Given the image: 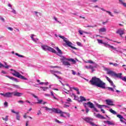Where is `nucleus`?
<instances>
[{
  "mask_svg": "<svg viewBox=\"0 0 126 126\" xmlns=\"http://www.w3.org/2000/svg\"><path fill=\"white\" fill-rule=\"evenodd\" d=\"M120 3L121 4H123V6H125V7H126V3L124 2L123 0H119Z\"/></svg>",
  "mask_w": 126,
  "mask_h": 126,
  "instance_id": "obj_24",
  "label": "nucleus"
},
{
  "mask_svg": "<svg viewBox=\"0 0 126 126\" xmlns=\"http://www.w3.org/2000/svg\"><path fill=\"white\" fill-rule=\"evenodd\" d=\"M63 64L65 66H68V67H69V66H70V63H69V62H64V61Z\"/></svg>",
  "mask_w": 126,
  "mask_h": 126,
  "instance_id": "obj_22",
  "label": "nucleus"
},
{
  "mask_svg": "<svg viewBox=\"0 0 126 126\" xmlns=\"http://www.w3.org/2000/svg\"><path fill=\"white\" fill-rule=\"evenodd\" d=\"M32 96H33V97H34V98H38V96H37V95H35V94H32Z\"/></svg>",
  "mask_w": 126,
  "mask_h": 126,
  "instance_id": "obj_56",
  "label": "nucleus"
},
{
  "mask_svg": "<svg viewBox=\"0 0 126 126\" xmlns=\"http://www.w3.org/2000/svg\"><path fill=\"white\" fill-rule=\"evenodd\" d=\"M107 89L109 91H112V92H115V88H111L110 87H108Z\"/></svg>",
  "mask_w": 126,
  "mask_h": 126,
  "instance_id": "obj_28",
  "label": "nucleus"
},
{
  "mask_svg": "<svg viewBox=\"0 0 126 126\" xmlns=\"http://www.w3.org/2000/svg\"><path fill=\"white\" fill-rule=\"evenodd\" d=\"M40 88H41V89H43V91H46V90H47V89H49V88L48 87H40Z\"/></svg>",
  "mask_w": 126,
  "mask_h": 126,
  "instance_id": "obj_33",
  "label": "nucleus"
},
{
  "mask_svg": "<svg viewBox=\"0 0 126 126\" xmlns=\"http://www.w3.org/2000/svg\"><path fill=\"white\" fill-rule=\"evenodd\" d=\"M97 41L98 43V44H103V40H102L101 39H97Z\"/></svg>",
  "mask_w": 126,
  "mask_h": 126,
  "instance_id": "obj_36",
  "label": "nucleus"
},
{
  "mask_svg": "<svg viewBox=\"0 0 126 126\" xmlns=\"http://www.w3.org/2000/svg\"><path fill=\"white\" fill-rule=\"evenodd\" d=\"M80 98L81 99V102H83V101H86V99H85V97L80 96Z\"/></svg>",
  "mask_w": 126,
  "mask_h": 126,
  "instance_id": "obj_32",
  "label": "nucleus"
},
{
  "mask_svg": "<svg viewBox=\"0 0 126 126\" xmlns=\"http://www.w3.org/2000/svg\"><path fill=\"white\" fill-rule=\"evenodd\" d=\"M16 56H17L19 58H24V56L23 55H21L18 53H15Z\"/></svg>",
  "mask_w": 126,
  "mask_h": 126,
  "instance_id": "obj_34",
  "label": "nucleus"
},
{
  "mask_svg": "<svg viewBox=\"0 0 126 126\" xmlns=\"http://www.w3.org/2000/svg\"><path fill=\"white\" fill-rule=\"evenodd\" d=\"M50 72L52 74H54L55 75V76H56V77H59V76L57 74H55V73H58V72H59V71H54L53 70H51Z\"/></svg>",
  "mask_w": 126,
  "mask_h": 126,
  "instance_id": "obj_17",
  "label": "nucleus"
},
{
  "mask_svg": "<svg viewBox=\"0 0 126 126\" xmlns=\"http://www.w3.org/2000/svg\"><path fill=\"white\" fill-rule=\"evenodd\" d=\"M122 80H123V81H125L126 82V77H122L121 78Z\"/></svg>",
  "mask_w": 126,
  "mask_h": 126,
  "instance_id": "obj_39",
  "label": "nucleus"
},
{
  "mask_svg": "<svg viewBox=\"0 0 126 126\" xmlns=\"http://www.w3.org/2000/svg\"><path fill=\"white\" fill-rule=\"evenodd\" d=\"M2 119L3 121H5V122H7L8 121V116H6L5 118L2 117Z\"/></svg>",
  "mask_w": 126,
  "mask_h": 126,
  "instance_id": "obj_31",
  "label": "nucleus"
},
{
  "mask_svg": "<svg viewBox=\"0 0 126 126\" xmlns=\"http://www.w3.org/2000/svg\"><path fill=\"white\" fill-rule=\"evenodd\" d=\"M79 33L81 34V35H82L83 34V32H82V31L81 30H79Z\"/></svg>",
  "mask_w": 126,
  "mask_h": 126,
  "instance_id": "obj_53",
  "label": "nucleus"
},
{
  "mask_svg": "<svg viewBox=\"0 0 126 126\" xmlns=\"http://www.w3.org/2000/svg\"><path fill=\"white\" fill-rule=\"evenodd\" d=\"M98 31L99 32V33H102V32H106V28H100L98 30Z\"/></svg>",
  "mask_w": 126,
  "mask_h": 126,
  "instance_id": "obj_20",
  "label": "nucleus"
},
{
  "mask_svg": "<svg viewBox=\"0 0 126 126\" xmlns=\"http://www.w3.org/2000/svg\"><path fill=\"white\" fill-rule=\"evenodd\" d=\"M12 95H13V96H15L16 97H21V96L23 95V94L19 93L18 92H12Z\"/></svg>",
  "mask_w": 126,
  "mask_h": 126,
  "instance_id": "obj_11",
  "label": "nucleus"
},
{
  "mask_svg": "<svg viewBox=\"0 0 126 126\" xmlns=\"http://www.w3.org/2000/svg\"><path fill=\"white\" fill-rule=\"evenodd\" d=\"M18 103H21V104H23L24 103V101H23V100H19L18 101Z\"/></svg>",
  "mask_w": 126,
  "mask_h": 126,
  "instance_id": "obj_49",
  "label": "nucleus"
},
{
  "mask_svg": "<svg viewBox=\"0 0 126 126\" xmlns=\"http://www.w3.org/2000/svg\"><path fill=\"white\" fill-rule=\"evenodd\" d=\"M106 104L107 105H108L109 106H114L115 105V104H114V103H113V101H112V100H106Z\"/></svg>",
  "mask_w": 126,
  "mask_h": 126,
  "instance_id": "obj_15",
  "label": "nucleus"
},
{
  "mask_svg": "<svg viewBox=\"0 0 126 126\" xmlns=\"http://www.w3.org/2000/svg\"><path fill=\"white\" fill-rule=\"evenodd\" d=\"M5 97L6 98H10V97H12V92H8L5 93Z\"/></svg>",
  "mask_w": 126,
  "mask_h": 126,
  "instance_id": "obj_16",
  "label": "nucleus"
},
{
  "mask_svg": "<svg viewBox=\"0 0 126 126\" xmlns=\"http://www.w3.org/2000/svg\"><path fill=\"white\" fill-rule=\"evenodd\" d=\"M24 119H26L27 118V113H25L24 115Z\"/></svg>",
  "mask_w": 126,
  "mask_h": 126,
  "instance_id": "obj_54",
  "label": "nucleus"
},
{
  "mask_svg": "<svg viewBox=\"0 0 126 126\" xmlns=\"http://www.w3.org/2000/svg\"><path fill=\"white\" fill-rule=\"evenodd\" d=\"M7 77H8V78H9V79H11L12 80H13V79H14V77H13L7 76Z\"/></svg>",
  "mask_w": 126,
  "mask_h": 126,
  "instance_id": "obj_40",
  "label": "nucleus"
},
{
  "mask_svg": "<svg viewBox=\"0 0 126 126\" xmlns=\"http://www.w3.org/2000/svg\"><path fill=\"white\" fill-rule=\"evenodd\" d=\"M116 33L117 34H120L121 37H123V35H124V34H125V29H119L117 31Z\"/></svg>",
  "mask_w": 126,
  "mask_h": 126,
  "instance_id": "obj_10",
  "label": "nucleus"
},
{
  "mask_svg": "<svg viewBox=\"0 0 126 126\" xmlns=\"http://www.w3.org/2000/svg\"><path fill=\"white\" fill-rule=\"evenodd\" d=\"M90 125H91V126H95L96 125V124H94V123L92 122L91 121V122L90 123Z\"/></svg>",
  "mask_w": 126,
  "mask_h": 126,
  "instance_id": "obj_45",
  "label": "nucleus"
},
{
  "mask_svg": "<svg viewBox=\"0 0 126 126\" xmlns=\"http://www.w3.org/2000/svg\"><path fill=\"white\" fill-rule=\"evenodd\" d=\"M4 105L5 106V107H7V106H8V103H7V102L5 101L4 103Z\"/></svg>",
  "mask_w": 126,
  "mask_h": 126,
  "instance_id": "obj_43",
  "label": "nucleus"
},
{
  "mask_svg": "<svg viewBox=\"0 0 126 126\" xmlns=\"http://www.w3.org/2000/svg\"><path fill=\"white\" fill-rule=\"evenodd\" d=\"M103 45H104V46H105V47H107V46H108V45H110V44H107V43L106 42H103Z\"/></svg>",
  "mask_w": 126,
  "mask_h": 126,
  "instance_id": "obj_57",
  "label": "nucleus"
},
{
  "mask_svg": "<svg viewBox=\"0 0 126 126\" xmlns=\"http://www.w3.org/2000/svg\"><path fill=\"white\" fill-rule=\"evenodd\" d=\"M63 60L64 61H68V62H71V63H74V64L76 63V61L72 58L66 59V58H65V57H63Z\"/></svg>",
  "mask_w": 126,
  "mask_h": 126,
  "instance_id": "obj_13",
  "label": "nucleus"
},
{
  "mask_svg": "<svg viewBox=\"0 0 126 126\" xmlns=\"http://www.w3.org/2000/svg\"><path fill=\"white\" fill-rule=\"evenodd\" d=\"M88 63H94V62H93V61L91 60L89 61Z\"/></svg>",
  "mask_w": 126,
  "mask_h": 126,
  "instance_id": "obj_61",
  "label": "nucleus"
},
{
  "mask_svg": "<svg viewBox=\"0 0 126 126\" xmlns=\"http://www.w3.org/2000/svg\"><path fill=\"white\" fill-rule=\"evenodd\" d=\"M0 67H4L5 68L8 69L9 68V65H7L4 66L2 64V63H0Z\"/></svg>",
  "mask_w": 126,
  "mask_h": 126,
  "instance_id": "obj_23",
  "label": "nucleus"
},
{
  "mask_svg": "<svg viewBox=\"0 0 126 126\" xmlns=\"http://www.w3.org/2000/svg\"><path fill=\"white\" fill-rule=\"evenodd\" d=\"M55 122H56V123H58V124H63V123H62L61 121H59L57 119L55 120Z\"/></svg>",
  "mask_w": 126,
  "mask_h": 126,
  "instance_id": "obj_41",
  "label": "nucleus"
},
{
  "mask_svg": "<svg viewBox=\"0 0 126 126\" xmlns=\"http://www.w3.org/2000/svg\"><path fill=\"white\" fill-rule=\"evenodd\" d=\"M87 104L88 107L89 108H91V109H94V111H95V112H98V110H97V109L95 108V106H94V104L92 102L89 101L88 102H87Z\"/></svg>",
  "mask_w": 126,
  "mask_h": 126,
  "instance_id": "obj_8",
  "label": "nucleus"
},
{
  "mask_svg": "<svg viewBox=\"0 0 126 126\" xmlns=\"http://www.w3.org/2000/svg\"><path fill=\"white\" fill-rule=\"evenodd\" d=\"M89 68H90L91 69H93V68H94V67H93V66L90 65V66H89Z\"/></svg>",
  "mask_w": 126,
  "mask_h": 126,
  "instance_id": "obj_50",
  "label": "nucleus"
},
{
  "mask_svg": "<svg viewBox=\"0 0 126 126\" xmlns=\"http://www.w3.org/2000/svg\"><path fill=\"white\" fill-rule=\"evenodd\" d=\"M41 48H42L44 51H49V52H51V53H53L54 54H56V55H58V56L61 58L60 59L61 63H63V51H62V50H61V49H60V48H59L58 47H55V49L57 50V52L55 49H54V48L46 45H42L41 46Z\"/></svg>",
  "mask_w": 126,
  "mask_h": 126,
  "instance_id": "obj_1",
  "label": "nucleus"
},
{
  "mask_svg": "<svg viewBox=\"0 0 126 126\" xmlns=\"http://www.w3.org/2000/svg\"><path fill=\"white\" fill-rule=\"evenodd\" d=\"M63 41L65 42V43L64 44V47H69L70 48H71V49H73V50H77V48L72 46V43L69 41L67 38L63 37Z\"/></svg>",
  "mask_w": 126,
  "mask_h": 126,
  "instance_id": "obj_5",
  "label": "nucleus"
},
{
  "mask_svg": "<svg viewBox=\"0 0 126 126\" xmlns=\"http://www.w3.org/2000/svg\"><path fill=\"white\" fill-rule=\"evenodd\" d=\"M104 123H105V124H108V125H109L110 126H115V123L111 122L110 121H104Z\"/></svg>",
  "mask_w": 126,
  "mask_h": 126,
  "instance_id": "obj_18",
  "label": "nucleus"
},
{
  "mask_svg": "<svg viewBox=\"0 0 126 126\" xmlns=\"http://www.w3.org/2000/svg\"><path fill=\"white\" fill-rule=\"evenodd\" d=\"M13 81H15V82H18V80L17 79L14 78V79L13 80Z\"/></svg>",
  "mask_w": 126,
  "mask_h": 126,
  "instance_id": "obj_55",
  "label": "nucleus"
},
{
  "mask_svg": "<svg viewBox=\"0 0 126 126\" xmlns=\"http://www.w3.org/2000/svg\"><path fill=\"white\" fill-rule=\"evenodd\" d=\"M109 112H110V113H112V114H113V115H117V112L112 109L109 110Z\"/></svg>",
  "mask_w": 126,
  "mask_h": 126,
  "instance_id": "obj_30",
  "label": "nucleus"
},
{
  "mask_svg": "<svg viewBox=\"0 0 126 126\" xmlns=\"http://www.w3.org/2000/svg\"><path fill=\"white\" fill-rule=\"evenodd\" d=\"M72 96H73V97H74V98L75 99V98H76V95L74 94H72Z\"/></svg>",
  "mask_w": 126,
  "mask_h": 126,
  "instance_id": "obj_63",
  "label": "nucleus"
},
{
  "mask_svg": "<svg viewBox=\"0 0 126 126\" xmlns=\"http://www.w3.org/2000/svg\"><path fill=\"white\" fill-rule=\"evenodd\" d=\"M71 72H72V74L73 75H75L76 74V72L73 70H71Z\"/></svg>",
  "mask_w": 126,
  "mask_h": 126,
  "instance_id": "obj_42",
  "label": "nucleus"
},
{
  "mask_svg": "<svg viewBox=\"0 0 126 126\" xmlns=\"http://www.w3.org/2000/svg\"><path fill=\"white\" fill-rule=\"evenodd\" d=\"M14 87H16V88H19V86L17 85H13Z\"/></svg>",
  "mask_w": 126,
  "mask_h": 126,
  "instance_id": "obj_51",
  "label": "nucleus"
},
{
  "mask_svg": "<svg viewBox=\"0 0 126 126\" xmlns=\"http://www.w3.org/2000/svg\"><path fill=\"white\" fill-rule=\"evenodd\" d=\"M67 107H69V105H66V104H64V106H63L64 108H67Z\"/></svg>",
  "mask_w": 126,
  "mask_h": 126,
  "instance_id": "obj_59",
  "label": "nucleus"
},
{
  "mask_svg": "<svg viewBox=\"0 0 126 126\" xmlns=\"http://www.w3.org/2000/svg\"><path fill=\"white\" fill-rule=\"evenodd\" d=\"M42 102H43V100H42V99L38 100L37 104H41V103H42Z\"/></svg>",
  "mask_w": 126,
  "mask_h": 126,
  "instance_id": "obj_44",
  "label": "nucleus"
},
{
  "mask_svg": "<svg viewBox=\"0 0 126 126\" xmlns=\"http://www.w3.org/2000/svg\"><path fill=\"white\" fill-rule=\"evenodd\" d=\"M96 105L97 107H98L99 109H102V107H105V108H109L108 105H101L98 104H96Z\"/></svg>",
  "mask_w": 126,
  "mask_h": 126,
  "instance_id": "obj_19",
  "label": "nucleus"
},
{
  "mask_svg": "<svg viewBox=\"0 0 126 126\" xmlns=\"http://www.w3.org/2000/svg\"><path fill=\"white\" fill-rule=\"evenodd\" d=\"M63 118H66V117L69 118V117H70V114H69V113H68L63 112Z\"/></svg>",
  "mask_w": 126,
  "mask_h": 126,
  "instance_id": "obj_25",
  "label": "nucleus"
},
{
  "mask_svg": "<svg viewBox=\"0 0 126 126\" xmlns=\"http://www.w3.org/2000/svg\"><path fill=\"white\" fill-rule=\"evenodd\" d=\"M37 116H40V115H42V112H41V111H38V112L37 114Z\"/></svg>",
  "mask_w": 126,
  "mask_h": 126,
  "instance_id": "obj_46",
  "label": "nucleus"
},
{
  "mask_svg": "<svg viewBox=\"0 0 126 126\" xmlns=\"http://www.w3.org/2000/svg\"><path fill=\"white\" fill-rule=\"evenodd\" d=\"M29 121H26V126H29Z\"/></svg>",
  "mask_w": 126,
  "mask_h": 126,
  "instance_id": "obj_58",
  "label": "nucleus"
},
{
  "mask_svg": "<svg viewBox=\"0 0 126 126\" xmlns=\"http://www.w3.org/2000/svg\"><path fill=\"white\" fill-rule=\"evenodd\" d=\"M106 12H107V13H108L109 14V15H110V16H114V15L112 14V12L109 11H105Z\"/></svg>",
  "mask_w": 126,
  "mask_h": 126,
  "instance_id": "obj_37",
  "label": "nucleus"
},
{
  "mask_svg": "<svg viewBox=\"0 0 126 126\" xmlns=\"http://www.w3.org/2000/svg\"><path fill=\"white\" fill-rule=\"evenodd\" d=\"M35 36V35L34 34H32L31 38V39H32V41H33L34 42H35L36 41V40L35 39V38H34V36Z\"/></svg>",
  "mask_w": 126,
  "mask_h": 126,
  "instance_id": "obj_35",
  "label": "nucleus"
},
{
  "mask_svg": "<svg viewBox=\"0 0 126 126\" xmlns=\"http://www.w3.org/2000/svg\"><path fill=\"white\" fill-rule=\"evenodd\" d=\"M84 121H85V122H86L87 123H89V124H90V123L92 122V119H90L89 118H85L84 119Z\"/></svg>",
  "mask_w": 126,
  "mask_h": 126,
  "instance_id": "obj_21",
  "label": "nucleus"
},
{
  "mask_svg": "<svg viewBox=\"0 0 126 126\" xmlns=\"http://www.w3.org/2000/svg\"><path fill=\"white\" fill-rule=\"evenodd\" d=\"M50 92H51V96H52L54 99H55V100H58V98L56 97V96H55V93H54V92L51 91Z\"/></svg>",
  "mask_w": 126,
  "mask_h": 126,
  "instance_id": "obj_26",
  "label": "nucleus"
},
{
  "mask_svg": "<svg viewBox=\"0 0 126 126\" xmlns=\"http://www.w3.org/2000/svg\"><path fill=\"white\" fill-rule=\"evenodd\" d=\"M64 86V89L65 90V93H66V94H68V93H69V91L70 90V88H71V87H69V85H68V84L67 83H65L63 85Z\"/></svg>",
  "mask_w": 126,
  "mask_h": 126,
  "instance_id": "obj_7",
  "label": "nucleus"
},
{
  "mask_svg": "<svg viewBox=\"0 0 126 126\" xmlns=\"http://www.w3.org/2000/svg\"><path fill=\"white\" fill-rule=\"evenodd\" d=\"M86 113H89V109L87 107H86Z\"/></svg>",
  "mask_w": 126,
  "mask_h": 126,
  "instance_id": "obj_60",
  "label": "nucleus"
},
{
  "mask_svg": "<svg viewBox=\"0 0 126 126\" xmlns=\"http://www.w3.org/2000/svg\"><path fill=\"white\" fill-rule=\"evenodd\" d=\"M117 118H119L120 119H123L125 120V121H126V120L124 118V117H123V116H122L121 115L118 114L117 115Z\"/></svg>",
  "mask_w": 126,
  "mask_h": 126,
  "instance_id": "obj_29",
  "label": "nucleus"
},
{
  "mask_svg": "<svg viewBox=\"0 0 126 126\" xmlns=\"http://www.w3.org/2000/svg\"><path fill=\"white\" fill-rule=\"evenodd\" d=\"M96 118H98V119H101V120H105L106 118L103 116L102 115L100 114H96L95 115Z\"/></svg>",
  "mask_w": 126,
  "mask_h": 126,
  "instance_id": "obj_14",
  "label": "nucleus"
},
{
  "mask_svg": "<svg viewBox=\"0 0 126 126\" xmlns=\"http://www.w3.org/2000/svg\"><path fill=\"white\" fill-rule=\"evenodd\" d=\"M7 29H8V30H10V31H13V28L11 27H8Z\"/></svg>",
  "mask_w": 126,
  "mask_h": 126,
  "instance_id": "obj_47",
  "label": "nucleus"
},
{
  "mask_svg": "<svg viewBox=\"0 0 126 126\" xmlns=\"http://www.w3.org/2000/svg\"><path fill=\"white\" fill-rule=\"evenodd\" d=\"M108 46L111 48V49H113V50H116V48L114 47V46L111 45H108Z\"/></svg>",
  "mask_w": 126,
  "mask_h": 126,
  "instance_id": "obj_38",
  "label": "nucleus"
},
{
  "mask_svg": "<svg viewBox=\"0 0 126 126\" xmlns=\"http://www.w3.org/2000/svg\"><path fill=\"white\" fill-rule=\"evenodd\" d=\"M0 20H2V21H4V19L2 17H0Z\"/></svg>",
  "mask_w": 126,
  "mask_h": 126,
  "instance_id": "obj_64",
  "label": "nucleus"
},
{
  "mask_svg": "<svg viewBox=\"0 0 126 126\" xmlns=\"http://www.w3.org/2000/svg\"><path fill=\"white\" fill-rule=\"evenodd\" d=\"M11 111L12 113H13L14 114H16V120H17V121H20V115H19V112H15L13 109H11Z\"/></svg>",
  "mask_w": 126,
  "mask_h": 126,
  "instance_id": "obj_9",
  "label": "nucleus"
},
{
  "mask_svg": "<svg viewBox=\"0 0 126 126\" xmlns=\"http://www.w3.org/2000/svg\"><path fill=\"white\" fill-rule=\"evenodd\" d=\"M90 83L91 85H94L97 87H99V88H102L103 89L106 88V83L102 81L100 78L95 76L92 78V79L90 81Z\"/></svg>",
  "mask_w": 126,
  "mask_h": 126,
  "instance_id": "obj_2",
  "label": "nucleus"
},
{
  "mask_svg": "<svg viewBox=\"0 0 126 126\" xmlns=\"http://www.w3.org/2000/svg\"><path fill=\"white\" fill-rule=\"evenodd\" d=\"M105 77H106V80L108 81L109 83H110L111 86H113V88H116V85L114 84V83L111 80V79H110V78L107 76H106Z\"/></svg>",
  "mask_w": 126,
  "mask_h": 126,
  "instance_id": "obj_12",
  "label": "nucleus"
},
{
  "mask_svg": "<svg viewBox=\"0 0 126 126\" xmlns=\"http://www.w3.org/2000/svg\"><path fill=\"white\" fill-rule=\"evenodd\" d=\"M11 71H13V73H12V75L14 76H15L16 77H18V78H20L21 79H23L24 80H27V78H25L24 76H22V75L20 74V73H19L18 71H17L15 70L11 69H10Z\"/></svg>",
  "mask_w": 126,
  "mask_h": 126,
  "instance_id": "obj_4",
  "label": "nucleus"
},
{
  "mask_svg": "<svg viewBox=\"0 0 126 126\" xmlns=\"http://www.w3.org/2000/svg\"><path fill=\"white\" fill-rule=\"evenodd\" d=\"M43 108H44L45 109L46 111H52L53 113H55V114H59L61 116V117H63V112L61 110H60L59 108H49L48 107H43Z\"/></svg>",
  "mask_w": 126,
  "mask_h": 126,
  "instance_id": "obj_3",
  "label": "nucleus"
},
{
  "mask_svg": "<svg viewBox=\"0 0 126 126\" xmlns=\"http://www.w3.org/2000/svg\"><path fill=\"white\" fill-rule=\"evenodd\" d=\"M67 101V102H71V99L69 98H68Z\"/></svg>",
  "mask_w": 126,
  "mask_h": 126,
  "instance_id": "obj_62",
  "label": "nucleus"
},
{
  "mask_svg": "<svg viewBox=\"0 0 126 126\" xmlns=\"http://www.w3.org/2000/svg\"><path fill=\"white\" fill-rule=\"evenodd\" d=\"M12 12H13V13H14V14H16V11H15V10H14L13 8H12Z\"/></svg>",
  "mask_w": 126,
  "mask_h": 126,
  "instance_id": "obj_48",
  "label": "nucleus"
},
{
  "mask_svg": "<svg viewBox=\"0 0 126 126\" xmlns=\"http://www.w3.org/2000/svg\"><path fill=\"white\" fill-rule=\"evenodd\" d=\"M107 74H110V75H112V76H116V77H119V78H120V79H122V73H120L118 74H117L115 73L113 71H108L107 72Z\"/></svg>",
  "mask_w": 126,
  "mask_h": 126,
  "instance_id": "obj_6",
  "label": "nucleus"
},
{
  "mask_svg": "<svg viewBox=\"0 0 126 126\" xmlns=\"http://www.w3.org/2000/svg\"><path fill=\"white\" fill-rule=\"evenodd\" d=\"M76 44L77 45H78V46H81V43H80V42H77Z\"/></svg>",
  "mask_w": 126,
  "mask_h": 126,
  "instance_id": "obj_52",
  "label": "nucleus"
},
{
  "mask_svg": "<svg viewBox=\"0 0 126 126\" xmlns=\"http://www.w3.org/2000/svg\"><path fill=\"white\" fill-rule=\"evenodd\" d=\"M72 89L73 90H75V91H79V89H78V88L71 87L70 91H72Z\"/></svg>",
  "mask_w": 126,
  "mask_h": 126,
  "instance_id": "obj_27",
  "label": "nucleus"
}]
</instances>
